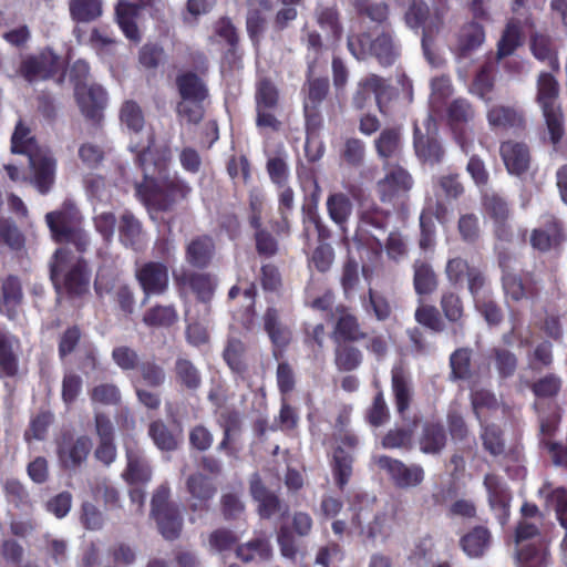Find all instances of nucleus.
Instances as JSON below:
<instances>
[{
	"label": "nucleus",
	"instance_id": "nucleus-31",
	"mask_svg": "<svg viewBox=\"0 0 567 567\" xmlns=\"http://www.w3.org/2000/svg\"><path fill=\"white\" fill-rule=\"evenodd\" d=\"M79 107L87 121L100 123L103 118L107 95L100 85H91L87 89L75 91Z\"/></svg>",
	"mask_w": 567,
	"mask_h": 567
},
{
	"label": "nucleus",
	"instance_id": "nucleus-14",
	"mask_svg": "<svg viewBox=\"0 0 567 567\" xmlns=\"http://www.w3.org/2000/svg\"><path fill=\"white\" fill-rule=\"evenodd\" d=\"M92 450L87 435L75 436L65 431L56 439V455L64 470H76L86 462Z\"/></svg>",
	"mask_w": 567,
	"mask_h": 567
},
{
	"label": "nucleus",
	"instance_id": "nucleus-47",
	"mask_svg": "<svg viewBox=\"0 0 567 567\" xmlns=\"http://www.w3.org/2000/svg\"><path fill=\"white\" fill-rule=\"evenodd\" d=\"M516 558L520 567H546L549 559L548 543L546 539H538L516 547Z\"/></svg>",
	"mask_w": 567,
	"mask_h": 567
},
{
	"label": "nucleus",
	"instance_id": "nucleus-8",
	"mask_svg": "<svg viewBox=\"0 0 567 567\" xmlns=\"http://www.w3.org/2000/svg\"><path fill=\"white\" fill-rule=\"evenodd\" d=\"M151 515L163 538L171 542L179 538L184 519L179 506L171 501V489L167 485H159L154 491L151 501Z\"/></svg>",
	"mask_w": 567,
	"mask_h": 567
},
{
	"label": "nucleus",
	"instance_id": "nucleus-48",
	"mask_svg": "<svg viewBox=\"0 0 567 567\" xmlns=\"http://www.w3.org/2000/svg\"><path fill=\"white\" fill-rule=\"evenodd\" d=\"M489 362L501 381L513 378L518 368V358L506 347L496 346L489 350Z\"/></svg>",
	"mask_w": 567,
	"mask_h": 567
},
{
	"label": "nucleus",
	"instance_id": "nucleus-1",
	"mask_svg": "<svg viewBox=\"0 0 567 567\" xmlns=\"http://www.w3.org/2000/svg\"><path fill=\"white\" fill-rule=\"evenodd\" d=\"M135 153V163L143 172V181L136 183L137 198L147 207L157 212H168L178 202L186 199L192 187L177 173L168 174L171 152L155 146L154 135H150L147 145L130 147Z\"/></svg>",
	"mask_w": 567,
	"mask_h": 567
},
{
	"label": "nucleus",
	"instance_id": "nucleus-53",
	"mask_svg": "<svg viewBox=\"0 0 567 567\" xmlns=\"http://www.w3.org/2000/svg\"><path fill=\"white\" fill-rule=\"evenodd\" d=\"M419 420L414 417L406 426H395L390 429L382 437L381 445L388 450L402 449L410 450L412 447L415 429Z\"/></svg>",
	"mask_w": 567,
	"mask_h": 567
},
{
	"label": "nucleus",
	"instance_id": "nucleus-23",
	"mask_svg": "<svg viewBox=\"0 0 567 567\" xmlns=\"http://www.w3.org/2000/svg\"><path fill=\"white\" fill-rule=\"evenodd\" d=\"M565 238L561 220L553 214H545L542 216V226L533 229L530 234V245L533 248L546 252L558 247Z\"/></svg>",
	"mask_w": 567,
	"mask_h": 567
},
{
	"label": "nucleus",
	"instance_id": "nucleus-36",
	"mask_svg": "<svg viewBox=\"0 0 567 567\" xmlns=\"http://www.w3.org/2000/svg\"><path fill=\"white\" fill-rule=\"evenodd\" d=\"M529 49L533 56L539 62L546 63L551 72H559L558 48L549 34L533 32L529 37Z\"/></svg>",
	"mask_w": 567,
	"mask_h": 567
},
{
	"label": "nucleus",
	"instance_id": "nucleus-35",
	"mask_svg": "<svg viewBox=\"0 0 567 567\" xmlns=\"http://www.w3.org/2000/svg\"><path fill=\"white\" fill-rule=\"evenodd\" d=\"M501 281L505 296L515 302L534 298L538 293L536 282L529 274L523 276L514 271H507V274L502 275Z\"/></svg>",
	"mask_w": 567,
	"mask_h": 567
},
{
	"label": "nucleus",
	"instance_id": "nucleus-22",
	"mask_svg": "<svg viewBox=\"0 0 567 567\" xmlns=\"http://www.w3.org/2000/svg\"><path fill=\"white\" fill-rule=\"evenodd\" d=\"M216 422L223 430V439L217 450L228 456L236 457L240 450L237 445V437L243 429L240 413L234 408H224L217 413Z\"/></svg>",
	"mask_w": 567,
	"mask_h": 567
},
{
	"label": "nucleus",
	"instance_id": "nucleus-17",
	"mask_svg": "<svg viewBox=\"0 0 567 567\" xmlns=\"http://www.w3.org/2000/svg\"><path fill=\"white\" fill-rule=\"evenodd\" d=\"M332 316L334 319L331 334L333 342H360L368 338V332L362 329L359 317L350 307L339 303L334 307Z\"/></svg>",
	"mask_w": 567,
	"mask_h": 567
},
{
	"label": "nucleus",
	"instance_id": "nucleus-40",
	"mask_svg": "<svg viewBox=\"0 0 567 567\" xmlns=\"http://www.w3.org/2000/svg\"><path fill=\"white\" fill-rule=\"evenodd\" d=\"M534 409L538 414L540 444L551 441L561 419V408L557 402L535 401Z\"/></svg>",
	"mask_w": 567,
	"mask_h": 567
},
{
	"label": "nucleus",
	"instance_id": "nucleus-44",
	"mask_svg": "<svg viewBox=\"0 0 567 567\" xmlns=\"http://www.w3.org/2000/svg\"><path fill=\"white\" fill-rule=\"evenodd\" d=\"M236 557L243 563L267 561L272 556V547L266 536L255 537L246 543L237 545Z\"/></svg>",
	"mask_w": 567,
	"mask_h": 567
},
{
	"label": "nucleus",
	"instance_id": "nucleus-28",
	"mask_svg": "<svg viewBox=\"0 0 567 567\" xmlns=\"http://www.w3.org/2000/svg\"><path fill=\"white\" fill-rule=\"evenodd\" d=\"M499 155L511 175L522 176L530 168L532 155L526 143L503 141L499 145Z\"/></svg>",
	"mask_w": 567,
	"mask_h": 567
},
{
	"label": "nucleus",
	"instance_id": "nucleus-49",
	"mask_svg": "<svg viewBox=\"0 0 567 567\" xmlns=\"http://www.w3.org/2000/svg\"><path fill=\"white\" fill-rule=\"evenodd\" d=\"M472 357L473 349L468 347L457 348L450 354V380L455 382L468 381L475 375L472 367Z\"/></svg>",
	"mask_w": 567,
	"mask_h": 567
},
{
	"label": "nucleus",
	"instance_id": "nucleus-39",
	"mask_svg": "<svg viewBox=\"0 0 567 567\" xmlns=\"http://www.w3.org/2000/svg\"><path fill=\"white\" fill-rule=\"evenodd\" d=\"M413 181L411 175L401 166H395L384 178L379 182V189L382 202H391L400 194L408 193L412 187Z\"/></svg>",
	"mask_w": 567,
	"mask_h": 567
},
{
	"label": "nucleus",
	"instance_id": "nucleus-34",
	"mask_svg": "<svg viewBox=\"0 0 567 567\" xmlns=\"http://www.w3.org/2000/svg\"><path fill=\"white\" fill-rule=\"evenodd\" d=\"M447 444V431L440 420H426L419 437L420 451L424 454H440Z\"/></svg>",
	"mask_w": 567,
	"mask_h": 567
},
{
	"label": "nucleus",
	"instance_id": "nucleus-63",
	"mask_svg": "<svg viewBox=\"0 0 567 567\" xmlns=\"http://www.w3.org/2000/svg\"><path fill=\"white\" fill-rule=\"evenodd\" d=\"M327 210L329 217L339 226H343L352 212V203L343 193L330 194L327 198Z\"/></svg>",
	"mask_w": 567,
	"mask_h": 567
},
{
	"label": "nucleus",
	"instance_id": "nucleus-51",
	"mask_svg": "<svg viewBox=\"0 0 567 567\" xmlns=\"http://www.w3.org/2000/svg\"><path fill=\"white\" fill-rule=\"evenodd\" d=\"M485 40V31L482 24L472 21L462 27L457 39V52L462 58L468 56L477 50Z\"/></svg>",
	"mask_w": 567,
	"mask_h": 567
},
{
	"label": "nucleus",
	"instance_id": "nucleus-62",
	"mask_svg": "<svg viewBox=\"0 0 567 567\" xmlns=\"http://www.w3.org/2000/svg\"><path fill=\"white\" fill-rule=\"evenodd\" d=\"M317 282L311 279L305 288V305L313 310L330 311L334 303V293L331 289L326 288L322 293L318 295L320 290Z\"/></svg>",
	"mask_w": 567,
	"mask_h": 567
},
{
	"label": "nucleus",
	"instance_id": "nucleus-45",
	"mask_svg": "<svg viewBox=\"0 0 567 567\" xmlns=\"http://www.w3.org/2000/svg\"><path fill=\"white\" fill-rule=\"evenodd\" d=\"M413 287L417 296H430L439 287V277L432 265L424 259L413 262Z\"/></svg>",
	"mask_w": 567,
	"mask_h": 567
},
{
	"label": "nucleus",
	"instance_id": "nucleus-19",
	"mask_svg": "<svg viewBox=\"0 0 567 567\" xmlns=\"http://www.w3.org/2000/svg\"><path fill=\"white\" fill-rule=\"evenodd\" d=\"M135 278L145 295L161 296L169 287L168 266L162 261H146L135 271Z\"/></svg>",
	"mask_w": 567,
	"mask_h": 567
},
{
	"label": "nucleus",
	"instance_id": "nucleus-33",
	"mask_svg": "<svg viewBox=\"0 0 567 567\" xmlns=\"http://www.w3.org/2000/svg\"><path fill=\"white\" fill-rule=\"evenodd\" d=\"M391 390L399 416L406 420V413L413 402V388L409 374L401 365H395L391 370Z\"/></svg>",
	"mask_w": 567,
	"mask_h": 567
},
{
	"label": "nucleus",
	"instance_id": "nucleus-27",
	"mask_svg": "<svg viewBox=\"0 0 567 567\" xmlns=\"http://www.w3.org/2000/svg\"><path fill=\"white\" fill-rule=\"evenodd\" d=\"M316 58L307 59L306 80L301 86L302 105L321 106L330 93V82L327 76L316 75Z\"/></svg>",
	"mask_w": 567,
	"mask_h": 567
},
{
	"label": "nucleus",
	"instance_id": "nucleus-16",
	"mask_svg": "<svg viewBox=\"0 0 567 567\" xmlns=\"http://www.w3.org/2000/svg\"><path fill=\"white\" fill-rule=\"evenodd\" d=\"M390 85L384 78L375 73L367 74L357 82L351 96L352 107L357 111H363L369 105L371 95H373L379 112L385 114L383 99Z\"/></svg>",
	"mask_w": 567,
	"mask_h": 567
},
{
	"label": "nucleus",
	"instance_id": "nucleus-41",
	"mask_svg": "<svg viewBox=\"0 0 567 567\" xmlns=\"http://www.w3.org/2000/svg\"><path fill=\"white\" fill-rule=\"evenodd\" d=\"M176 87L181 99L185 101L205 102L209 96L205 81L193 71L178 74Z\"/></svg>",
	"mask_w": 567,
	"mask_h": 567
},
{
	"label": "nucleus",
	"instance_id": "nucleus-3",
	"mask_svg": "<svg viewBox=\"0 0 567 567\" xmlns=\"http://www.w3.org/2000/svg\"><path fill=\"white\" fill-rule=\"evenodd\" d=\"M347 48L358 61L371 55L383 68L392 66L401 55V45L389 30H383L374 39L368 32L349 34Z\"/></svg>",
	"mask_w": 567,
	"mask_h": 567
},
{
	"label": "nucleus",
	"instance_id": "nucleus-24",
	"mask_svg": "<svg viewBox=\"0 0 567 567\" xmlns=\"http://www.w3.org/2000/svg\"><path fill=\"white\" fill-rule=\"evenodd\" d=\"M28 157L29 165L33 173V185L40 194H48L55 181V158L49 151L42 150L30 153Z\"/></svg>",
	"mask_w": 567,
	"mask_h": 567
},
{
	"label": "nucleus",
	"instance_id": "nucleus-37",
	"mask_svg": "<svg viewBox=\"0 0 567 567\" xmlns=\"http://www.w3.org/2000/svg\"><path fill=\"white\" fill-rule=\"evenodd\" d=\"M23 300L22 285L18 276L9 275L1 284L0 313L9 320L18 317V308Z\"/></svg>",
	"mask_w": 567,
	"mask_h": 567
},
{
	"label": "nucleus",
	"instance_id": "nucleus-21",
	"mask_svg": "<svg viewBox=\"0 0 567 567\" xmlns=\"http://www.w3.org/2000/svg\"><path fill=\"white\" fill-rule=\"evenodd\" d=\"M185 486L189 494V498L187 499L188 509L193 513H207L217 493V487L212 478L203 473L196 472L187 477Z\"/></svg>",
	"mask_w": 567,
	"mask_h": 567
},
{
	"label": "nucleus",
	"instance_id": "nucleus-38",
	"mask_svg": "<svg viewBox=\"0 0 567 567\" xmlns=\"http://www.w3.org/2000/svg\"><path fill=\"white\" fill-rule=\"evenodd\" d=\"M118 240L135 251L144 245V231L140 219L130 210H125L117 223Z\"/></svg>",
	"mask_w": 567,
	"mask_h": 567
},
{
	"label": "nucleus",
	"instance_id": "nucleus-6",
	"mask_svg": "<svg viewBox=\"0 0 567 567\" xmlns=\"http://www.w3.org/2000/svg\"><path fill=\"white\" fill-rule=\"evenodd\" d=\"M559 83L549 72H540L537 78L536 101L539 104L549 133L550 142H560L564 128V113L559 103Z\"/></svg>",
	"mask_w": 567,
	"mask_h": 567
},
{
	"label": "nucleus",
	"instance_id": "nucleus-57",
	"mask_svg": "<svg viewBox=\"0 0 567 567\" xmlns=\"http://www.w3.org/2000/svg\"><path fill=\"white\" fill-rule=\"evenodd\" d=\"M127 465L124 472V478L128 484H144L152 477V470L148 463L138 452L126 450Z\"/></svg>",
	"mask_w": 567,
	"mask_h": 567
},
{
	"label": "nucleus",
	"instance_id": "nucleus-25",
	"mask_svg": "<svg viewBox=\"0 0 567 567\" xmlns=\"http://www.w3.org/2000/svg\"><path fill=\"white\" fill-rule=\"evenodd\" d=\"M251 497L258 503L257 513L262 519H269L276 514H287L288 506L279 496L268 489L258 474H254L249 482Z\"/></svg>",
	"mask_w": 567,
	"mask_h": 567
},
{
	"label": "nucleus",
	"instance_id": "nucleus-64",
	"mask_svg": "<svg viewBox=\"0 0 567 567\" xmlns=\"http://www.w3.org/2000/svg\"><path fill=\"white\" fill-rule=\"evenodd\" d=\"M102 14L101 0H71L70 16L75 22H91Z\"/></svg>",
	"mask_w": 567,
	"mask_h": 567
},
{
	"label": "nucleus",
	"instance_id": "nucleus-13",
	"mask_svg": "<svg viewBox=\"0 0 567 567\" xmlns=\"http://www.w3.org/2000/svg\"><path fill=\"white\" fill-rule=\"evenodd\" d=\"M482 208L486 217L493 221L494 236L505 243L514 239L511 225L512 209L508 200L498 193H485L482 196Z\"/></svg>",
	"mask_w": 567,
	"mask_h": 567
},
{
	"label": "nucleus",
	"instance_id": "nucleus-55",
	"mask_svg": "<svg viewBox=\"0 0 567 567\" xmlns=\"http://www.w3.org/2000/svg\"><path fill=\"white\" fill-rule=\"evenodd\" d=\"M353 461L352 453L346 451L342 446H337L333 450L331 468L334 483L340 491H343L350 481Z\"/></svg>",
	"mask_w": 567,
	"mask_h": 567
},
{
	"label": "nucleus",
	"instance_id": "nucleus-2",
	"mask_svg": "<svg viewBox=\"0 0 567 567\" xmlns=\"http://www.w3.org/2000/svg\"><path fill=\"white\" fill-rule=\"evenodd\" d=\"M50 279L59 298L81 300L90 292L91 269L83 257L74 258L68 249L59 248L50 265Z\"/></svg>",
	"mask_w": 567,
	"mask_h": 567
},
{
	"label": "nucleus",
	"instance_id": "nucleus-61",
	"mask_svg": "<svg viewBox=\"0 0 567 567\" xmlns=\"http://www.w3.org/2000/svg\"><path fill=\"white\" fill-rule=\"evenodd\" d=\"M362 306L364 311L375 317L378 321H386L392 315V306L388 298L371 287L362 300Z\"/></svg>",
	"mask_w": 567,
	"mask_h": 567
},
{
	"label": "nucleus",
	"instance_id": "nucleus-59",
	"mask_svg": "<svg viewBox=\"0 0 567 567\" xmlns=\"http://www.w3.org/2000/svg\"><path fill=\"white\" fill-rule=\"evenodd\" d=\"M561 379L555 373H548L530 384V390L536 398V401L556 402L561 390Z\"/></svg>",
	"mask_w": 567,
	"mask_h": 567
},
{
	"label": "nucleus",
	"instance_id": "nucleus-4",
	"mask_svg": "<svg viewBox=\"0 0 567 567\" xmlns=\"http://www.w3.org/2000/svg\"><path fill=\"white\" fill-rule=\"evenodd\" d=\"M437 6L433 12L423 0H412L405 14L404 21L411 29L422 28V49L424 55L432 62V48L436 35L440 33L444 24V16L449 8L446 0H434Z\"/></svg>",
	"mask_w": 567,
	"mask_h": 567
},
{
	"label": "nucleus",
	"instance_id": "nucleus-26",
	"mask_svg": "<svg viewBox=\"0 0 567 567\" xmlns=\"http://www.w3.org/2000/svg\"><path fill=\"white\" fill-rule=\"evenodd\" d=\"M377 156L385 166L399 163L403 154V135L399 126H388L381 130L373 141Z\"/></svg>",
	"mask_w": 567,
	"mask_h": 567
},
{
	"label": "nucleus",
	"instance_id": "nucleus-15",
	"mask_svg": "<svg viewBox=\"0 0 567 567\" xmlns=\"http://www.w3.org/2000/svg\"><path fill=\"white\" fill-rule=\"evenodd\" d=\"M378 466L385 471L396 488L409 489L421 485L425 478L424 468L420 464L408 465L399 458L381 455Z\"/></svg>",
	"mask_w": 567,
	"mask_h": 567
},
{
	"label": "nucleus",
	"instance_id": "nucleus-32",
	"mask_svg": "<svg viewBox=\"0 0 567 567\" xmlns=\"http://www.w3.org/2000/svg\"><path fill=\"white\" fill-rule=\"evenodd\" d=\"M486 118L492 130L518 133L526 128L524 113L513 106L494 105L487 111Z\"/></svg>",
	"mask_w": 567,
	"mask_h": 567
},
{
	"label": "nucleus",
	"instance_id": "nucleus-58",
	"mask_svg": "<svg viewBox=\"0 0 567 567\" xmlns=\"http://www.w3.org/2000/svg\"><path fill=\"white\" fill-rule=\"evenodd\" d=\"M245 354V343L236 338L229 339L223 351L224 361L231 370V372L239 377H244L248 371V364L246 362Z\"/></svg>",
	"mask_w": 567,
	"mask_h": 567
},
{
	"label": "nucleus",
	"instance_id": "nucleus-9",
	"mask_svg": "<svg viewBox=\"0 0 567 567\" xmlns=\"http://www.w3.org/2000/svg\"><path fill=\"white\" fill-rule=\"evenodd\" d=\"M45 220L54 241L72 244L80 252L87 249L90 238L80 227V218L75 209L63 207L60 210L50 212L45 215Z\"/></svg>",
	"mask_w": 567,
	"mask_h": 567
},
{
	"label": "nucleus",
	"instance_id": "nucleus-56",
	"mask_svg": "<svg viewBox=\"0 0 567 567\" xmlns=\"http://www.w3.org/2000/svg\"><path fill=\"white\" fill-rule=\"evenodd\" d=\"M496 68L492 62H485L476 72L471 92L485 102L492 101V92L495 86Z\"/></svg>",
	"mask_w": 567,
	"mask_h": 567
},
{
	"label": "nucleus",
	"instance_id": "nucleus-20",
	"mask_svg": "<svg viewBox=\"0 0 567 567\" xmlns=\"http://www.w3.org/2000/svg\"><path fill=\"white\" fill-rule=\"evenodd\" d=\"M474 109L466 99L453 100L446 110L447 124L453 133L455 142L464 152H468L471 140L467 134L466 125L474 117Z\"/></svg>",
	"mask_w": 567,
	"mask_h": 567
},
{
	"label": "nucleus",
	"instance_id": "nucleus-10",
	"mask_svg": "<svg viewBox=\"0 0 567 567\" xmlns=\"http://www.w3.org/2000/svg\"><path fill=\"white\" fill-rule=\"evenodd\" d=\"M445 276L452 286H460L466 280L467 290L474 301L489 295V281L485 271L462 257L447 260Z\"/></svg>",
	"mask_w": 567,
	"mask_h": 567
},
{
	"label": "nucleus",
	"instance_id": "nucleus-52",
	"mask_svg": "<svg viewBox=\"0 0 567 567\" xmlns=\"http://www.w3.org/2000/svg\"><path fill=\"white\" fill-rule=\"evenodd\" d=\"M18 340L9 332L0 329V378H13L18 374L19 360L13 350Z\"/></svg>",
	"mask_w": 567,
	"mask_h": 567
},
{
	"label": "nucleus",
	"instance_id": "nucleus-54",
	"mask_svg": "<svg viewBox=\"0 0 567 567\" xmlns=\"http://www.w3.org/2000/svg\"><path fill=\"white\" fill-rule=\"evenodd\" d=\"M116 22L124 35L133 41L140 42L141 34L136 24L137 7L126 1H120L115 8Z\"/></svg>",
	"mask_w": 567,
	"mask_h": 567
},
{
	"label": "nucleus",
	"instance_id": "nucleus-46",
	"mask_svg": "<svg viewBox=\"0 0 567 567\" xmlns=\"http://www.w3.org/2000/svg\"><path fill=\"white\" fill-rule=\"evenodd\" d=\"M354 343L349 341L334 342L333 361L339 371L351 372L362 364L363 353Z\"/></svg>",
	"mask_w": 567,
	"mask_h": 567
},
{
	"label": "nucleus",
	"instance_id": "nucleus-7",
	"mask_svg": "<svg viewBox=\"0 0 567 567\" xmlns=\"http://www.w3.org/2000/svg\"><path fill=\"white\" fill-rule=\"evenodd\" d=\"M20 73L30 83L52 80L61 85L65 81L66 64L52 48L45 47L22 60Z\"/></svg>",
	"mask_w": 567,
	"mask_h": 567
},
{
	"label": "nucleus",
	"instance_id": "nucleus-60",
	"mask_svg": "<svg viewBox=\"0 0 567 567\" xmlns=\"http://www.w3.org/2000/svg\"><path fill=\"white\" fill-rule=\"evenodd\" d=\"M178 320V313L173 305H156L143 315V322L151 328H168Z\"/></svg>",
	"mask_w": 567,
	"mask_h": 567
},
{
	"label": "nucleus",
	"instance_id": "nucleus-29",
	"mask_svg": "<svg viewBox=\"0 0 567 567\" xmlns=\"http://www.w3.org/2000/svg\"><path fill=\"white\" fill-rule=\"evenodd\" d=\"M523 28H535V21L530 14L525 17L524 20L511 18L507 21L497 42L496 54L498 60L512 55L524 43Z\"/></svg>",
	"mask_w": 567,
	"mask_h": 567
},
{
	"label": "nucleus",
	"instance_id": "nucleus-43",
	"mask_svg": "<svg viewBox=\"0 0 567 567\" xmlns=\"http://www.w3.org/2000/svg\"><path fill=\"white\" fill-rule=\"evenodd\" d=\"M492 544V534L485 526H475L460 538V547L470 558H481Z\"/></svg>",
	"mask_w": 567,
	"mask_h": 567
},
{
	"label": "nucleus",
	"instance_id": "nucleus-5",
	"mask_svg": "<svg viewBox=\"0 0 567 567\" xmlns=\"http://www.w3.org/2000/svg\"><path fill=\"white\" fill-rule=\"evenodd\" d=\"M58 357L61 362L76 355L78 368L84 374L97 369L99 359L95 346L86 340V333L79 323L69 324L56 338Z\"/></svg>",
	"mask_w": 567,
	"mask_h": 567
},
{
	"label": "nucleus",
	"instance_id": "nucleus-11",
	"mask_svg": "<svg viewBox=\"0 0 567 567\" xmlns=\"http://www.w3.org/2000/svg\"><path fill=\"white\" fill-rule=\"evenodd\" d=\"M173 278L179 298L186 299L192 293L198 302L210 305L218 285L214 275L183 269Z\"/></svg>",
	"mask_w": 567,
	"mask_h": 567
},
{
	"label": "nucleus",
	"instance_id": "nucleus-12",
	"mask_svg": "<svg viewBox=\"0 0 567 567\" xmlns=\"http://www.w3.org/2000/svg\"><path fill=\"white\" fill-rule=\"evenodd\" d=\"M279 99V90L270 78L264 76L257 81L255 103L256 125L258 127L279 131L281 123L275 115Z\"/></svg>",
	"mask_w": 567,
	"mask_h": 567
},
{
	"label": "nucleus",
	"instance_id": "nucleus-50",
	"mask_svg": "<svg viewBox=\"0 0 567 567\" xmlns=\"http://www.w3.org/2000/svg\"><path fill=\"white\" fill-rule=\"evenodd\" d=\"M173 373L176 383L182 389L197 391L202 385V373L189 359L177 358L174 363Z\"/></svg>",
	"mask_w": 567,
	"mask_h": 567
},
{
	"label": "nucleus",
	"instance_id": "nucleus-42",
	"mask_svg": "<svg viewBox=\"0 0 567 567\" xmlns=\"http://www.w3.org/2000/svg\"><path fill=\"white\" fill-rule=\"evenodd\" d=\"M413 145L417 157L426 163H439L444 155V150L436 133L423 134L416 125L413 132Z\"/></svg>",
	"mask_w": 567,
	"mask_h": 567
},
{
	"label": "nucleus",
	"instance_id": "nucleus-30",
	"mask_svg": "<svg viewBox=\"0 0 567 567\" xmlns=\"http://www.w3.org/2000/svg\"><path fill=\"white\" fill-rule=\"evenodd\" d=\"M215 255L216 243L208 234L194 236L185 247V260L193 269H207Z\"/></svg>",
	"mask_w": 567,
	"mask_h": 567
},
{
	"label": "nucleus",
	"instance_id": "nucleus-18",
	"mask_svg": "<svg viewBox=\"0 0 567 567\" xmlns=\"http://www.w3.org/2000/svg\"><path fill=\"white\" fill-rule=\"evenodd\" d=\"M483 485L487 492V502L491 511L502 526H505L511 516L512 493L503 480L492 473L484 476Z\"/></svg>",
	"mask_w": 567,
	"mask_h": 567
}]
</instances>
